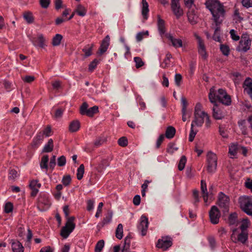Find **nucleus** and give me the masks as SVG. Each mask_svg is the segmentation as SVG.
<instances>
[{
  "instance_id": "nucleus-1",
  "label": "nucleus",
  "mask_w": 252,
  "mask_h": 252,
  "mask_svg": "<svg viewBox=\"0 0 252 252\" xmlns=\"http://www.w3.org/2000/svg\"><path fill=\"white\" fill-rule=\"evenodd\" d=\"M205 5L210 11L216 26L213 38L216 41L220 42V28L218 25L222 22L224 19L225 10L223 6L219 0H207Z\"/></svg>"
},
{
  "instance_id": "nucleus-2",
  "label": "nucleus",
  "mask_w": 252,
  "mask_h": 252,
  "mask_svg": "<svg viewBox=\"0 0 252 252\" xmlns=\"http://www.w3.org/2000/svg\"><path fill=\"white\" fill-rule=\"evenodd\" d=\"M205 122V126L209 128L211 124V121L208 114L202 109V106L200 103H197L194 108V119L191 122V128L189 135V141L192 142L198 130L195 126L201 127Z\"/></svg>"
},
{
  "instance_id": "nucleus-3",
  "label": "nucleus",
  "mask_w": 252,
  "mask_h": 252,
  "mask_svg": "<svg viewBox=\"0 0 252 252\" xmlns=\"http://www.w3.org/2000/svg\"><path fill=\"white\" fill-rule=\"evenodd\" d=\"M209 99L212 103H216L217 100L225 105H229L231 102L230 95L227 94L225 90L219 89L216 91L214 87L210 90Z\"/></svg>"
},
{
  "instance_id": "nucleus-4",
  "label": "nucleus",
  "mask_w": 252,
  "mask_h": 252,
  "mask_svg": "<svg viewBox=\"0 0 252 252\" xmlns=\"http://www.w3.org/2000/svg\"><path fill=\"white\" fill-rule=\"evenodd\" d=\"M63 211L65 216L67 218V220L65 226L61 229V235L64 238H67L75 227V224L74 222L75 218L74 217H68L69 215V207L68 205L63 207Z\"/></svg>"
},
{
  "instance_id": "nucleus-5",
  "label": "nucleus",
  "mask_w": 252,
  "mask_h": 252,
  "mask_svg": "<svg viewBox=\"0 0 252 252\" xmlns=\"http://www.w3.org/2000/svg\"><path fill=\"white\" fill-rule=\"evenodd\" d=\"M239 203L241 208L247 215L252 216V199L246 196L239 198Z\"/></svg>"
},
{
  "instance_id": "nucleus-6",
  "label": "nucleus",
  "mask_w": 252,
  "mask_h": 252,
  "mask_svg": "<svg viewBox=\"0 0 252 252\" xmlns=\"http://www.w3.org/2000/svg\"><path fill=\"white\" fill-rule=\"evenodd\" d=\"M207 171L213 173L215 172L217 166V155L212 152H210L207 155Z\"/></svg>"
},
{
  "instance_id": "nucleus-7",
  "label": "nucleus",
  "mask_w": 252,
  "mask_h": 252,
  "mask_svg": "<svg viewBox=\"0 0 252 252\" xmlns=\"http://www.w3.org/2000/svg\"><path fill=\"white\" fill-rule=\"evenodd\" d=\"M194 36L196 40L198 54L203 59H206L208 54L206 52L204 40L197 33H194Z\"/></svg>"
},
{
  "instance_id": "nucleus-8",
  "label": "nucleus",
  "mask_w": 252,
  "mask_h": 252,
  "mask_svg": "<svg viewBox=\"0 0 252 252\" xmlns=\"http://www.w3.org/2000/svg\"><path fill=\"white\" fill-rule=\"evenodd\" d=\"M251 46V41L247 36H242L236 49L239 52H246Z\"/></svg>"
},
{
  "instance_id": "nucleus-9",
  "label": "nucleus",
  "mask_w": 252,
  "mask_h": 252,
  "mask_svg": "<svg viewBox=\"0 0 252 252\" xmlns=\"http://www.w3.org/2000/svg\"><path fill=\"white\" fill-rule=\"evenodd\" d=\"M218 203L219 206L222 209V211L228 212L229 207V198L222 192L219 195Z\"/></svg>"
},
{
  "instance_id": "nucleus-10",
  "label": "nucleus",
  "mask_w": 252,
  "mask_h": 252,
  "mask_svg": "<svg viewBox=\"0 0 252 252\" xmlns=\"http://www.w3.org/2000/svg\"><path fill=\"white\" fill-rule=\"evenodd\" d=\"M148 219L145 215H142L140 219L139 224L138 225V229L142 236H145L148 228Z\"/></svg>"
},
{
  "instance_id": "nucleus-11",
  "label": "nucleus",
  "mask_w": 252,
  "mask_h": 252,
  "mask_svg": "<svg viewBox=\"0 0 252 252\" xmlns=\"http://www.w3.org/2000/svg\"><path fill=\"white\" fill-rule=\"evenodd\" d=\"M209 217L211 222L213 224H216L219 223L220 214L217 207L213 206L211 207L209 211Z\"/></svg>"
},
{
  "instance_id": "nucleus-12",
  "label": "nucleus",
  "mask_w": 252,
  "mask_h": 252,
  "mask_svg": "<svg viewBox=\"0 0 252 252\" xmlns=\"http://www.w3.org/2000/svg\"><path fill=\"white\" fill-rule=\"evenodd\" d=\"M172 245V242L170 237H162L161 239L158 240L157 247L165 251L170 247Z\"/></svg>"
},
{
  "instance_id": "nucleus-13",
  "label": "nucleus",
  "mask_w": 252,
  "mask_h": 252,
  "mask_svg": "<svg viewBox=\"0 0 252 252\" xmlns=\"http://www.w3.org/2000/svg\"><path fill=\"white\" fill-rule=\"evenodd\" d=\"M171 5L172 10L177 18L183 15V10L180 5L179 0H172Z\"/></svg>"
},
{
  "instance_id": "nucleus-14",
  "label": "nucleus",
  "mask_w": 252,
  "mask_h": 252,
  "mask_svg": "<svg viewBox=\"0 0 252 252\" xmlns=\"http://www.w3.org/2000/svg\"><path fill=\"white\" fill-rule=\"evenodd\" d=\"M109 44L110 37L108 35H107L102 41L99 49L97 53V55L98 56H101L104 53H105L107 51Z\"/></svg>"
},
{
  "instance_id": "nucleus-15",
  "label": "nucleus",
  "mask_w": 252,
  "mask_h": 252,
  "mask_svg": "<svg viewBox=\"0 0 252 252\" xmlns=\"http://www.w3.org/2000/svg\"><path fill=\"white\" fill-rule=\"evenodd\" d=\"M166 36L171 42L172 45L175 48L182 47L183 46V41L181 39L176 38L171 34H167Z\"/></svg>"
},
{
  "instance_id": "nucleus-16",
  "label": "nucleus",
  "mask_w": 252,
  "mask_h": 252,
  "mask_svg": "<svg viewBox=\"0 0 252 252\" xmlns=\"http://www.w3.org/2000/svg\"><path fill=\"white\" fill-rule=\"evenodd\" d=\"M31 41L34 46H39L43 48L46 46L45 43V39L41 34H38L36 38H33Z\"/></svg>"
},
{
  "instance_id": "nucleus-17",
  "label": "nucleus",
  "mask_w": 252,
  "mask_h": 252,
  "mask_svg": "<svg viewBox=\"0 0 252 252\" xmlns=\"http://www.w3.org/2000/svg\"><path fill=\"white\" fill-rule=\"evenodd\" d=\"M30 187L32 189L31 196H35L39 191V189L41 187V184L38 183L37 180H32L30 184Z\"/></svg>"
},
{
  "instance_id": "nucleus-18",
  "label": "nucleus",
  "mask_w": 252,
  "mask_h": 252,
  "mask_svg": "<svg viewBox=\"0 0 252 252\" xmlns=\"http://www.w3.org/2000/svg\"><path fill=\"white\" fill-rule=\"evenodd\" d=\"M112 211L111 210H108L107 214L105 215V217L103 219L102 221L97 225V227H102L104 225L110 223L112 220Z\"/></svg>"
},
{
  "instance_id": "nucleus-19",
  "label": "nucleus",
  "mask_w": 252,
  "mask_h": 252,
  "mask_svg": "<svg viewBox=\"0 0 252 252\" xmlns=\"http://www.w3.org/2000/svg\"><path fill=\"white\" fill-rule=\"evenodd\" d=\"M214 104V106L212 109L214 118L216 120L222 119L224 116L223 113L216 103Z\"/></svg>"
},
{
  "instance_id": "nucleus-20",
  "label": "nucleus",
  "mask_w": 252,
  "mask_h": 252,
  "mask_svg": "<svg viewBox=\"0 0 252 252\" xmlns=\"http://www.w3.org/2000/svg\"><path fill=\"white\" fill-rule=\"evenodd\" d=\"M43 138L44 137L42 132L38 133L37 135L33 138L32 142L31 144L32 148L34 149L37 148L41 143Z\"/></svg>"
},
{
  "instance_id": "nucleus-21",
  "label": "nucleus",
  "mask_w": 252,
  "mask_h": 252,
  "mask_svg": "<svg viewBox=\"0 0 252 252\" xmlns=\"http://www.w3.org/2000/svg\"><path fill=\"white\" fill-rule=\"evenodd\" d=\"M188 18L189 22L192 25H195L197 23L198 16L195 11L190 9L188 12Z\"/></svg>"
},
{
  "instance_id": "nucleus-22",
  "label": "nucleus",
  "mask_w": 252,
  "mask_h": 252,
  "mask_svg": "<svg viewBox=\"0 0 252 252\" xmlns=\"http://www.w3.org/2000/svg\"><path fill=\"white\" fill-rule=\"evenodd\" d=\"M201 190L202 193V197L203 198L204 201L207 205L208 192L207 189V186L206 182L203 180H202L201 181Z\"/></svg>"
},
{
  "instance_id": "nucleus-23",
  "label": "nucleus",
  "mask_w": 252,
  "mask_h": 252,
  "mask_svg": "<svg viewBox=\"0 0 252 252\" xmlns=\"http://www.w3.org/2000/svg\"><path fill=\"white\" fill-rule=\"evenodd\" d=\"M80 127L79 121L75 120L70 122L69 126V130L71 132L77 131Z\"/></svg>"
},
{
  "instance_id": "nucleus-24",
  "label": "nucleus",
  "mask_w": 252,
  "mask_h": 252,
  "mask_svg": "<svg viewBox=\"0 0 252 252\" xmlns=\"http://www.w3.org/2000/svg\"><path fill=\"white\" fill-rule=\"evenodd\" d=\"M12 250L13 252H23L24 247L19 241H14L11 243Z\"/></svg>"
},
{
  "instance_id": "nucleus-25",
  "label": "nucleus",
  "mask_w": 252,
  "mask_h": 252,
  "mask_svg": "<svg viewBox=\"0 0 252 252\" xmlns=\"http://www.w3.org/2000/svg\"><path fill=\"white\" fill-rule=\"evenodd\" d=\"M142 14L144 20L148 19V13L149 12L148 4L146 0H142Z\"/></svg>"
},
{
  "instance_id": "nucleus-26",
  "label": "nucleus",
  "mask_w": 252,
  "mask_h": 252,
  "mask_svg": "<svg viewBox=\"0 0 252 252\" xmlns=\"http://www.w3.org/2000/svg\"><path fill=\"white\" fill-rule=\"evenodd\" d=\"M158 27L159 32L161 35L165 32V22L159 17H158Z\"/></svg>"
},
{
  "instance_id": "nucleus-27",
  "label": "nucleus",
  "mask_w": 252,
  "mask_h": 252,
  "mask_svg": "<svg viewBox=\"0 0 252 252\" xmlns=\"http://www.w3.org/2000/svg\"><path fill=\"white\" fill-rule=\"evenodd\" d=\"M74 12H76L80 16L83 17L86 15L87 10L83 5L81 4H78L76 6V8Z\"/></svg>"
},
{
  "instance_id": "nucleus-28",
  "label": "nucleus",
  "mask_w": 252,
  "mask_h": 252,
  "mask_svg": "<svg viewBox=\"0 0 252 252\" xmlns=\"http://www.w3.org/2000/svg\"><path fill=\"white\" fill-rule=\"evenodd\" d=\"M176 132V130L173 126H168L165 132V136L166 138L170 139L174 137Z\"/></svg>"
},
{
  "instance_id": "nucleus-29",
  "label": "nucleus",
  "mask_w": 252,
  "mask_h": 252,
  "mask_svg": "<svg viewBox=\"0 0 252 252\" xmlns=\"http://www.w3.org/2000/svg\"><path fill=\"white\" fill-rule=\"evenodd\" d=\"M172 58V56L170 53H167L165 59L160 65L161 67L164 68L167 67L170 63V59Z\"/></svg>"
},
{
  "instance_id": "nucleus-30",
  "label": "nucleus",
  "mask_w": 252,
  "mask_h": 252,
  "mask_svg": "<svg viewBox=\"0 0 252 252\" xmlns=\"http://www.w3.org/2000/svg\"><path fill=\"white\" fill-rule=\"evenodd\" d=\"M123 236V226L121 223L118 225L116 230V237L118 239H121Z\"/></svg>"
},
{
  "instance_id": "nucleus-31",
  "label": "nucleus",
  "mask_w": 252,
  "mask_h": 252,
  "mask_svg": "<svg viewBox=\"0 0 252 252\" xmlns=\"http://www.w3.org/2000/svg\"><path fill=\"white\" fill-rule=\"evenodd\" d=\"M63 39V36L60 34H56L52 39V45L54 46H57L60 44L61 40Z\"/></svg>"
},
{
  "instance_id": "nucleus-32",
  "label": "nucleus",
  "mask_w": 252,
  "mask_h": 252,
  "mask_svg": "<svg viewBox=\"0 0 252 252\" xmlns=\"http://www.w3.org/2000/svg\"><path fill=\"white\" fill-rule=\"evenodd\" d=\"M39 202L45 205L47 207L49 206L50 205V202L49 200L48 196L45 194L40 197L39 198Z\"/></svg>"
},
{
  "instance_id": "nucleus-33",
  "label": "nucleus",
  "mask_w": 252,
  "mask_h": 252,
  "mask_svg": "<svg viewBox=\"0 0 252 252\" xmlns=\"http://www.w3.org/2000/svg\"><path fill=\"white\" fill-rule=\"evenodd\" d=\"M53 141L52 139H50L47 144H46L43 150V152H50L53 150Z\"/></svg>"
},
{
  "instance_id": "nucleus-34",
  "label": "nucleus",
  "mask_w": 252,
  "mask_h": 252,
  "mask_svg": "<svg viewBox=\"0 0 252 252\" xmlns=\"http://www.w3.org/2000/svg\"><path fill=\"white\" fill-rule=\"evenodd\" d=\"M23 17L29 24H31L33 22L34 18L32 13L30 12H26L24 13Z\"/></svg>"
},
{
  "instance_id": "nucleus-35",
  "label": "nucleus",
  "mask_w": 252,
  "mask_h": 252,
  "mask_svg": "<svg viewBox=\"0 0 252 252\" xmlns=\"http://www.w3.org/2000/svg\"><path fill=\"white\" fill-rule=\"evenodd\" d=\"M98 111V108L97 106H94L92 107L88 108L86 115L89 117H93L94 114H96Z\"/></svg>"
},
{
  "instance_id": "nucleus-36",
  "label": "nucleus",
  "mask_w": 252,
  "mask_h": 252,
  "mask_svg": "<svg viewBox=\"0 0 252 252\" xmlns=\"http://www.w3.org/2000/svg\"><path fill=\"white\" fill-rule=\"evenodd\" d=\"M237 221V215L236 213H233L229 215L228 222L230 225L235 224Z\"/></svg>"
},
{
  "instance_id": "nucleus-37",
  "label": "nucleus",
  "mask_w": 252,
  "mask_h": 252,
  "mask_svg": "<svg viewBox=\"0 0 252 252\" xmlns=\"http://www.w3.org/2000/svg\"><path fill=\"white\" fill-rule=\"evenodd\" d=\"M248 239V233L246 231H242L238 236V240L243 243H245Z\"/></svg>"
},
{
  "instance_id": "nucleus-38",
  "label": "nucleus",
  "mask_w": 252,
  "mask_h": 252,
  "mask_svg": "<svg viewBox=\"0 0 252 252\" xmlns=\"http://www.w3.org/2000/svg\"><path fill=\"white\" fill-rule=\"evenodd\" d=\"M187 162V158L185 156H183L178 164V169L179 170L182 171L184 169L185 164Z\"/></svg>"
},
{
  "instance_id": "nucleus-39",
  "label": "nucleus",
  "mask_w": 252,
  "mask_h": 252,
  "mask_svg": "<svg viewBox=\"0 0 252 252\" xmlns=\"http://www.w3.org/2000/svg\"><path fill=\"white\" fill-rule=\"evenodd\" d=\"M48 156L46 155L44 156L42 158L40 162V167L41 168H45L46 169L48 168L47 163L48 162Z\"/></svg>"
},
{
  "instance_id": "nucleus-40",
  "label": "nucleus",
  "mask_w": 252,
  "mask_h": 252,
  "mask_svg": "<svg viewBox=\"0 0 252 252\" xmlns=\"http://www.w3.org/2000/svg\"><path fill=\"white\" fill-rule=\"evenodd\" d=\"M84 173V166L81 164L77 169V177L78 180H80L82 179Z\"/></svg>"
},
{
  "instance_id": "nucleus-41",
  "label": "nucleus",
  "mask_w": 252,
  "mask_h": 252,
  "mask_svg": "<svg viewBox=\"0 0 252 252\" xmlns=\"http://www.w3.org/2000/svg\"><path fill=\"white\" fill-rule=\"evenodd\" d=\"M104 242L103 240H99L95 247V252H100L104 247Z\"/></svg>"
},
{
  "instance_id": "nucleus-42",
  "label": "nucleus",
  "mask_w": 252,
  "mask_h": 252,
  "mask_svg": "<svg viewBox=\"0 0 252 252\" xmlns=\"http://www.w3.org/2000/svg\"><path fill=\"white\" fill-rule=\"evenodd\" d=\"M93 47V44L91 45H87L83 49V51L84 52L86 57H89L92 55V51Z\"/></svg>"
},
{
  "instance_id": "nucleus-43",
  "label": "nucleus",
  "mask_w": 252,
  "mask_h": 252,
  "mask_svg": "<svg viewBox=\"0 0 252 252\" xmlns=\"http://www.w3.org/2000/svg\"><path fill=\"white\" fill-rule=\"evenodd\" d=\"M237 145L234 144H231L229 146V154L231 156H234L237 153Z\"/></svg>"
},
{
  "instance_id": "nucleus-44",
  "label": "nucleus",
  "mask_w": 252,
  "mask_h": 252,
  "mask_svg": "<svg viewBox=\"0 0 252 252\" xmlns=\"http://www.w3.org/2000/svg\"><path fill=\"white\" fill-rule=\"evenodd\" d=\"M250 224V221L248 219H244L242 220L240 228L242 231H246V229Z\"/></svg>"
},
{
  "instance_id": "nucleus-45",
  "label": "nucleus",
  "mask_w": 252,
  "mask_h": 252,
  "mask_svg": "<svg viewBox=\"0 0 252 252\" xmlns=\"http://www.w3.org/2000/svg\"><path fill=\"white\" fill-rule=\"evenodd\" d=\"M134 61L135 63V66L137 68H138L144 65V62L140 57H135L134 58Z\"/></svg>"
},
{
  "instance_id": "nucleus-46",
  "label": "nucleus",
  "mask_w": 252,
  "mask_h": 252,
  "mask_svg": "<svg viewBox=\"0 0 252 252\" xmlns=\"http://www.w3.org/2000/svg\"><path fill=\"white\" fill-rule=\"evenodd\" d=\"M88 104L87 102H84L80 107V112L82 115H86L88 109Z\"/></svg>"
},
{
  "instance_id": "nucleus-47",
  "label": "nucleus",
  "mask_w": 252,
  "mask_h": 252,
  "mask_svg": "<svg viewBox=\"0 0 252 252\" xmlns=\"http://www.w3.org/2000/svg\"><path fill=\"white\" fill-rule=\"evenodd\" d=\"M99 61L97 59H94L92 62L89 65V70L93 71L94 69L96 67L97 64L99 63Z\"/></svg>"
},
{
  "instance_id": "nucleus-48",
  "label": "nucleus",
  "mask_w": 252,
  "mask_h": 252,
  "mask_svg": "<svg viewBox=\"0 0 252 252\" xmlns=\"http://www.w3.org/2000/svg\"><path fill=\"white\" fill-rule=\"evenodd\" d=\"M145 35H148V32L146 31L145 32H139L137 33L136 35V39L137 42L141 41Z\"/></svg>"
},
{
  "instance_id": "nucleus-49",
  "label": "nucleus",
  "mask_w": 252,
  "mask_h": 252,
  "mask_svg": "<svg viewBox=\"0 0 252 252\" xmlns=\"http://www.w3.org/2000/svg\"><path fill=\"white\" fill-rule=\"evenodd\" d=\"M220 49L222 54L225 56H227L229 53V49L226 45H221Z\"/></svg>"
},
{
  "instance_id": "nucleus-50",
  "label": "nucleus",
  "mask_w": 252,
  "mask_h": 252,
  "mask_svg": "<svg viewBox=\"0 0 252 252\" xmlns=\"http://www.w3.org/2000/svg\"><path fill=\"white\" fill-rule=\"evenodd\" d=\"M118 144L121 146L125 147L128 144L127 140L126 137H122L118 140Z\"/></svg>"
},
{
  "instance_id": "nucleus-51",
  "label": "nucleus",
  "mask_w": 252,
  "mask_h": 252,
  "mask_svg": "<svg viewBox=\"0 0 252 252\" xmlns=\"http://www.w3.org/2000/svg\"><path fill=\"white\" fill-rule=\"evenodd\" d=\"M55 7L57 10H59L62 7H63V2L62 0H55Z\"/></svg>"
},
{
  "instance_id": "nucleus-52",
  "label": "nucleus",
  "mask_w": 252,
  "mask_h": 252,
  "mask_svg": "<svg viewBox=\"0 0 252 252\" xmlns=\"http://www.w3.org/2000/svg\"><path fill=\"white\" fill-rule=\"evenodd\" d=\"M13 210V205L10 202H7L5 204L4 207V211L6 213H9L12 212Z\"/></svg>"
},
{
  "instance_id": "nucleus-53",
  "label": "nucleus",
  "mask_w": 252,
  "mask_h": 252,
  "mask_svg": "<svg viewBox=\"0 0 252 252\" xmlns=\"http://www.w3.org/2000/svg\"><path fill=\"white\" fill-rule=\"evenodd\" d=\"M181 104H182V111H187V107L188 105V102L185 97L182 96L181 97Z\"/></svg>"
},
{
  "instance_id": "nucleus-54",
  "label": "nucleus",
  "mask_w": 252,
  "mask_h": 252,
  "mask_svg": "<svg viewBox=\"0 0 252 252\" xmlns=\"http://www.w3.org/2000/svg\"><path fill=\"white\" fill-rule=\"evenodd\" d=\"M70 182L71 177L69 175L64 176L62 179V183L65 186H68Z\"/></svg>"
},
{
  "instance_id": "nucleus-55",
  "label": "nucleus",
  "mask_w": 252,
  "mask_h": 252,
  "mask_svg": "<svg viewBox=\"0 0 252 252\" xmlns=\"http://www.w3.org/2000/svg\"><path fill=\"white\" fill-rule=\"evenodd\" d=\"M17 172L14 169H11L9 173V178L10 180H14L17 176Z\"/></svg>"
},
{
  "instance_id": "nucleus-56",
  "label": "nucleus",
  "mask_w": 252,
  "mask_h": 252,
  "mask_svg": "<svg viewBox=\"0 0 252 252\" xmlns=\"http://www.w3.org/2000/svg\"><path fill=\"white\" fill-rule=\"evenodd\" d=\"M230 34L231 38L234 41H238L240 39V37L236 34V32L234 30H231Z\"/></svg>"
},
{
  "instance_id": "nucleus-57",
  "label": "nucleus",
  "mask_w": 252,
  "mask_h": 252,
  "mask_svg": "<svg viewBox=\"0 0 252 252\" xmlns=\"http://www.w3.org/2000/svg\"><path fill=\"white\" fill-rule=\"evenodd\" d=\"M66 163V159L65 158L62 156L58 158V165L59 166H63Z\"/></svg>"
},
{
  "instance_id": "nucleus-58",
  "label": "nucleus",
  "mask_w": 252,
  "mask_h": 252,
  "mask_svg": "<svg viewBox=\"0 0 252 252\" xmlns=\"http://www.w3.org/2000/svg\"><path fill=\"white\" fill-rule=\"evenodd\" d=\"M22 78L25 82L28 83L32 82L35 79V78L33 76H26L25 77H22Z\"/></svg>"
},
{
  "instance_id": "nucleus-59",
  "label": "nucleus",
  "mask_w": 252,
  "mask_h": 252,
  "mask_svg": "<svg viewBox=\"0 0 252 252\" xmlns=\"http://www.w3.org/2000/svg\"><path fill=\"white\" fill-rule=\"evenodd\" d=\"M103 206V203L102 202H100L98 205L96 213L95 214V217L97 218L100 217V214L102 212V208Z\"/></svg>"
},
{
  "instance_id": "nucleus-60",
  "label": "nucleus",
  "mask_w": 252,
  "mask_h": 252,
  "mask_svg": "<svg viewBox=\"0 0 252 252\" xmlns=\"http://www.w3.org/2000/svg\"><path fill=\"white\" fill-rule=\"evenodd\" d=\"M53 89L58 90L61 88V82L59 80H56L52 83Z\"/></svg>"
},
{
  "instance_id": "nucleus-61",
  "label": "nucleus",
  "mask_w": 252,
  "mask_h": 252,
  "mask_svg": "<svg viewBox=\"0 0 252 252\" xmlns=\"http://www.w3.org/2000/svg\"><path fill=\"white\" fill-rule=\"evenodd\" d=\"M182 80V77L180 74H176L175 75V82L177 86L180 85L181 82Z\"/></svg>"
},
{
  "instance_id": "nucleus-62",
  "label": "nucleus",
  "mask_w": 252,
  "mask_h": 252,
  "mask_svg": "<svg viewBox=\"0 0 252 252\" xmlns=\"http://www.w3.org/2000/svg\"><path fill=\"white\" fill-rule=\"evenodd\" d=\"M242 3L247 8L252 7V0H242Z\"/></svg>"
},
{
  "instance_id": "nucleus-63",
  "label": "nucleus",
  "mask_w": 252,
  "mask_h": 252,
  "mask_svg": "<svg viewBox=\"0 0 252 252\" xmlns=\"http://www.w3.org/2000/svg\"><path fill=\"white\" fill-rule=\"evenodd\" d=\"M50 0H40V3L42 7L46 8L50 4Z\"/></svg>"
},
{
  "instance_id": "nucleus-64",
  "label": "nucleus",
  "mask_w": 252,
  "mask_h": 252,
  "mask_svg": "<svg viewBox=\"0 0 252 252\" xmlns=\"http://www.w3.org/2000/svg\"><path fill=\"white\" fill-rule=\"evenodd\" d=\"M39 252H53V250L50 246H47L41 248Z\"/></svg>"
}]
</instances>
